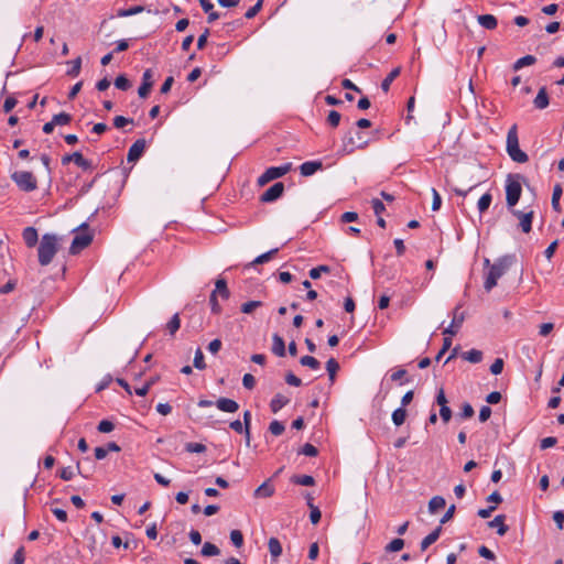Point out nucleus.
Segmentation results:
<instances>
[{
	"instance_id": "obj_1",
	"label": "nucleus",
	"mask_w": 564,
	"mask_h": 564,
	"mask_svg": "<svg viewBox=\"0 0 564 564\" xmlns=\"http://www.w3.org/2000/svg\"><path fill=\"white\" fill-rule=\"evenodd\" d=\"M513 258L510 256L502 257L492 264H490L488 259L485 260V264L489 265V270L484 282V288L487 292L491 291L497 285L498 280L509 270Z\"/></svg>"
},
{
	"instance_id": "obj_2",
	"label": "nucleus",
	"mask_w": 564,
	"mask_h": 564,
	"mask_svg": "<svg viewBox=\"0 0 564 564\" xmlns=\"http://www.w3.org/2000/svg\"><path fill=\"white\" fill-rule=\"evenodd\" d=\"M58 250V239L54 234H45L39 245V262L41 265H47L52 262Z\"/></svg>"
},
{
	"instance_id": "obj_3",
	"label": "nucleus",
	"mask_w": 564,
	"mask_h": 564,
	"mask_svg": "<svg viewBox=\"0 0 564 564\" xmlns=\"http://www.w3.org/2000/svg\"><path fill=\"white\" fill-rule=\"evenodd\" d=\"M506 150L511 160L517 163H525L529 160L528 154L523 152L519 147L518 130L516 124H513L507 133Z\"/></svg>"
},
{
	"instance_id": "obj_4",
	"label": "nucleus",
	"mask_w": 564,
	"mask_h": 564,
	"mask_svg": "<svg viewBox=\"0 0 564 564\" xmlns=\"http://www.w3.org/2000/svg\"><path fill=\"white\" fill-rule=\"evenodd\" d=\"M523 176L520 174H510L506 182V202L509 209H512L520 199L522 193L521 181Z\"/></svg>"
},
{
	"instance_id": "obj_5",
	"label": "nucleus",
	"mask_w": 564,
	"mask_h": 564,
	"mask_svg": "<svg viewBox=\"0 0 564 564\" xmlns=\"http://www.w3.org/2000/svg\"><path fill=\"white\" fill-rule=\"evenodd\" d=\"M11 180L23 192H33L37 188V181L33 173L29 171H15L11 174Z\"/></svg>"
},
{
	"instance_id": "obj_6",
	"label": "nucleus",
	"mask_w": 564,
	"mask_h": 564,
	"mask_svg": "<svg viewBox=\"0 0 564 564\" xmlns=\"http://www.w3.org/2000/svg\"><path fill=\"white\" fill-rule=\"evenodd\" d=\"M80 230L77 234L70 245L69 252L72 254L79 253L83 249L87 248L93 241V234L87 231L88 225L86 223L82 224L78 228Z\"/></svg>"
},
{
	"instance_id": "obj_7",
	"label": "nucleus",
	"mask_w": 564,
	"mask_h": 564,
	"mask_svg": "<svg viewBox=\"0 0 564 564\" xmlns=\"http://www.w3.org/2000/svg\"><path fill=\"white\" fill-rule=\"evenodd\" d=\"M292 167V164L291 163H286L284 165H281V166H272V167H269L265 170V172L258 178V184L260 186H263L265 185L267 183L275 180V178H279V177H282L283 175H285Z\"/></svg>"
},
{
	"instance_id": "obj_8",
	"label": "nucleus",
	"mask_w": 564,
	"mask_h": 564,
	"mask_svg": "<svg viewBox=\"0 0 564 564\" xmlns=\"http://www.w3.org/2000/svg\"><path fill=\"white\" fill-rule=\"evenodd\" d=\"M459 310H460V306L455 307V310L453 312L452 323L447 328L444 329V332H443L444 335L454 336L457 334L458 329L460 328V326L465 319L464 312H460Z\"/></svg>"
},
{
	"instance_id": "obj_9",
	"label": "nucleus",
	"mask_w": 564,
	"mask_h": 564,
	"mask_svg": "<svg viewBox=\"0 0 564 564\" xmlns=\"http://www.w3.org/2000/svg\"><path fill=\"white\" fill-rule=\"evenodd\" d=\"M147 148V142L144 139H138L130 148L127 154V161L129 163L137 162L143 154Z\"/></svg>"
},
{
	"instance_id": "obj_10",
	"label": "nucleus",
	"mask_w": 564,
	"mask_h": 564,
	"mask_svg": "<svg viewBox=\"0 0 564 564\" xmlns=\"http://www.w3.org/2000/svg\"><path fill=\"white\" fill-rule=\"evenodd\" d=\"M69 162H74L77 166L82 167L83 170H89L93 166L91 162L85 159L80 152L66 154L62 158L63 165H66Z\"/></svg>"
},
{
	"instance_id": "obj_11",
	"label": "nucleus",
	"mask_w": 564,
	"mask_h": 564,
	"mask_svg": "<svg viewBox=\"0 0 564 564\" xmlns=\"http://www.w3.org/2000/svg\"><path fill=\"white\" fill-rule=\"evenodd\" d=\"M284 192V185L281 182H278L273 184L271 187H269L262 195H261V202L263 203H271L276 200L279 197L282 196Z\"/></svg>"
},
{
	"instance_id": "obj_12",
	"label": "nucleus",
	"mask_w": 564,
	"mask_h": 564,
	"mask_svg": "<svg viewBox=\"0 0 564 564\" xmlns=\"http://www.w3.org/2000/svg\"><path fill=\"white\" fill-rule=\"evenodd\" d=\"M512 214L519 219V226L525 234L532 229L533 212L523 213L517 209H511Z\"/></svg>"
},
{
	"instance_id": "obj_13",
	"label": "nucleus",
	"mask_w": 564,
	"mask_h": 564,
	"mask_svg": "<svg viewBox=\"0 0 564 564\" xmlns=\"http://www.w3.org/2000/svg\"><path fill=\"white\" fill-rule=\"evenodd\" d=\"M153 73L151 69H145L142 75V84L138 89L140 98H147L153 86Z\"/></svg>"
},
{
	"instance_id": "obj_14",
	"label": "nucleus",
	"mask_w": 564,
	"mask_h": 564,
	"mask_svg": "<svg viewBox=\"0 0 564 564\" xmlns=\"http://www.w3.org/2000/svg\"><path fill=\"white\" fill-rule=\"evenodd\" d=\"M215 404L218 410L227 413H235L239 410V404L235 400L228 398H219Z\"/></svg>"
},
{
	"instance_id": "obj_15",
	"label": "nucleus",
	"mask_w": 564,
	"mask_h": 564,
	"mask_svg": "<svg viewBox=\"0 0 564 564\" xmlns=\"http://www.w3.org/2000/svg\"><path fill=\"white\" fill-rule=\"evenodd\" d=\"M505 520H506L505 514H498L491 521L488 522V527L496 528L497 533L500 536H503L509 530L508 525L505 524Z\"/></svg>"
},
{
	"instance_id": "obj_16",
	"label": "nucleus",
	"mask_w": 564,
	"mask_h": 564,
	"mask_svg": "<svg viewBox=\"0 0 564 564\" xmlns=\"http://www.w3.org/2000/svg\"><path fill=\"white\" fill-rule=\"evenodd\" d=\"M323 167L321 161H307L301 164L300 172L303 176H311Z\"/></svg>"
},
{
	"instance_id": "obj_17",
	"label": "nucleus",
	"mask_w": 564,
	"mask_h": 564,
	"mask_svg": "<svg viewBox=\"0 0 564 564\" xmlns=\"http://www.w3.org/2000/svg\"><path fill=\"white\" fill-rule=\"evenodd\" d=\"M23 240L29 248H33L39 240L37 230L34 227H26L22 232Z\"/></svg>"
},
{
	"instance_id": "obj_18",
	"label": "nucleus",
	"mask_w": 564,
	"mask_h": 564,
	"mask_svg": "<svg viewBox=\"0 0 564 564\" xmlns=\"http://www.w3.org/2000/svg\"><path fill=\"white\" fill-rule=\"evenodd\" d=\"M290 402V399L281 393H276L270 402V409L273 413L279 412Z\"/></svg>"
},
{
	"instance_id": "obj_19",
	"label": "nucleus",
	"mask_w": 564,
	"mask_h": 564,
	"mask_svg": "<svg viewBox=\"0 0 564 564\" xmlns=\"http://www.w3.org/2000/svg\"><path fill=\"white\" fill-rule=\"evenodd\" d=\"M533 104L538 109H545L549 106L550 100L545 87H541L539 89L538 95L533 100Z\"/></svg>"
},
{
	"instance_id": "obj_20",
	"label": "nucleus",
	"mask_w": 564,
	"mask_h": 564,
	"mask_svg": "<svg viewBox=\"0 0 564 564\" xmlns=\"http://www.w3.org/2000/svg\"><path fill=\"white\" fill-rule=\"evenodd\" d=\"M272 352L279 357L285 356V343L278 334L272 337Z\"/></svg>"
},
{
	"instance_id": "obj_21",
	"label": "nucleus",
	"mask_w": 564,
	"mask_h": 564,
	"mask_svg": "<svg viewBox=\"0 0 564 564\" xmlns=\"http://www.w3.org/2000/svg\"><path fill=\"white\" fill-rule=\"evenodd\" d=\"M213 292H216V296L219 295L224 300H228L230 296V291L227 288V282L223 278L216 280L215 290Z\"/></svg>"
},
{
	"instance_id": "obj_22",
	"label": "nucleus",
	"mask_w": 564,
	"mask_h": 564,
	"mask_svg": "<svg viewBox=\"0 0 564 564\" xmlns=\"http://www.w3.org/2000/svg\"><path fill=\"white\" fill-rule=\"evenodd\" d=\"M442 527H437L435 530H433L430 534H427L422 541H421V550L425 551L430 545H432L434 542H436L441 535Z\"/></svg>"
},
{
	"instance_id": "obj_23",
	"label": "nucleus",
	"mask_w": 564,
	"mask_h": 564,
	"mask_svg": "<svg viewBox=\"0 0 564 564\" xmlns=\"http://www.w3.org/2000/svg\"><path fill=\"white\" fill-rule=\"evenodd\" d=\"M478 23L487 29V30H494L497 28L498 21L495 15L492 14H481L477 17Z\"/></svg>"
},
{
	"instance_id": "obj_24",
	"label": "nucleus",
	"mask_w": 564,
	"mask_h": 564,
	"mask_svg": "<svg viewBox=\"0 0 564 564\" xmlns=\"http://www.w3.org/2000/svg\"><path fill=\"white\" fill-rule=\"evenodd\" d=\"M273 494L274 488L271 485H269L268 481H264L254 490V496L258 498H268L271 497Z\"/></svg>"
},
{
	"instance_id": "obj_25",
	"label": "nucleus",
	"mask_w": 564,
	"mask_h": 564,
	"mask_svg": "<svg viewBox=\"0 0 564 564\" xmlns=\"http://www.w3.org/2000/svg\"><path fill=\"white\" fill-rule=\"evenodd\" d=\"M445 505L446 501L442 496H434L429 502V511L430 513H436L438 510L443 509Z\"/></svg>"
},
{
	"instance_id": "obj_26",
	"label": "nucleus",
	"mask_w": 564,
	"mask_h": 564,
	"mask_svg": "<svg viewBox=\"0 0 564 564\" xmlns=\"http://www.w3.org/2000/svg\"><path fill=\"white\" fill-rule=\"evenodd\" d=\"M268 547H269V552L273 558H276L282 554V545L276 538L269 539Z\"/></svg>"
},
{
	"instance_id": "obj_27",
	"label": "nucleus",
	"mask_w": 564,
	"mask_h": 564,
	"mask_svg": "<svg viewBox=\"0 0 564 564\" xmlns=\"http://www.w3.org/2000/svg\"><path fill=\"white\" fill-rule=\"evenodd\" d=\"M536 62V58L533 55H525L514 62L512 65L513 70H519L525 66H531Z\"/></svg>"
},
{
	"instance_id": "obj_28",
	"label": "nucleus",
	"mask_w": 564,
	"mask_h": 564,
	"mask_svg": "<svg viewBox=\"0 0 564 564\" xmlns=\"http://www.w3.org/2000/svg\"><path fill=\"white\" fill-rule=\"evenodd\" d=\"M562 194H563L562 186L560 184H556L553 188V194H552V207L555 212L561 210L560 199L562 197Z\"/></svg>"
},
{
	"instance_id": "obj_29",
	"label": "nucleus",
	"mask_w": 564,
	"mask_h": 564,
	"mask_svg": "<svg viewBox=\"0 0 564 564\" xmlns=\"http://www.w3.org/2000/svg\"><path fill=\"white\" fill-rule=\"evenodd\" d=\"M463 358L471 364H478L482 360V352L478 349H470L463 354Z\"/></svg>"
},
{
	"instance_id": "obj_30",
	"label": "nucleus",
	"mask_w": 564,
	"mask_h": 564,
	"mask_svg": "<svg viewBox=\"0 0 564 564\" xmlns=\"http://www.w3.org/2000/svg\"><path fill=\"white\" fill-rule=\"evenodd\" d=\"M399 74H400V68L397 67V68L392 69L389 73V75L382 80L381 88L384 93H387L390 89V85L399 76Z\"/></svg>"
},
{
	"instance_id": "obj_31",
	"label": "nucleus",
	"mask_w": 564,
	"mask_h": 564,
	"mask_svg": "<svg viewBox=\"0 0 564 564\" xmlns=\"http://www.w3.org/2000/svg\"><path fill=\"white\" fill-rule=\"evenodd\" d=\"M242 424L245 425L246 445L250 446V425H251V412L250 411H245Z\"/></svg>"
},
{
	"instance_id": "obj_32",
	"label": "nucleus",
	"mask_w": 564,
	"mask_h": 564,
	"mask_svg": "<svg viewBox=\"0 0 564 564\" xmlns=\"http://www.w3.org/2000/svg\"><path fill=\"white\" fill-rule=\"evenodd\" d=\"M406 419V410L403 409V408H398L397 410L393 411L392 413V422L397 425V426H400L404 423Z\"/></svg>"
},
{
	"instance_id": "obj_33",
	"label": "nucleus",
	"mask_w": 564,
	"mask_h": 564,
	"mask_svg": "<svg viewBox=\"0 0 564 564\" xmlns=\"http://www.w3.org/2000/svg\"><path fill=\"white\" fill-rule=\"evenodd\" d=\"M492 196L490 193H486L479 198L477 207L480 214L485 213L489 208Z\"/></svg>"
},
{
	"instance_id": "obj_34",
	"label": "nucleus",
	"mask_w": 564,
	"mask_h": 564,
	"mask_svg": "<svg viewBox=\"0 0 564 564\" xmlns=\"http://www.w3.org/2000/svg\"><path fill=\"white\" fill-rule=\"evenodd\" d=\"M200 553L203 556H216L220 553V551L218 546H216L215 544L210 542H205Z\"/></svg>"
},
{
	"instance_id": "obj_35",
	"label": "nucleus",
	"mask_w": 564,
	"mask_h": 564,
	"mask_svg": "<svg viewBox=\"0 0 564 564\" xmlns=\"http://www.w3.org/2000/svg\"><path fill=\"white\" fill-rule=\"evenodd\" d=\"M144 11V8L142 6H135L129 9H120L117 12V15L120 18H126L134 14H139Z\"/></svg>"
},
{
	"instance_id": "obj_36",
	"label": "nucleus",
	"mask_w": 564,
	"mask_h": 564,
	"mask_svg": "<svg viewBox=\"0 0 564 564\" xmlns=\"http://www.w3.org/2000/svg\"><path fill=\"white\" fill-rule=\"evenodd\" d=\"M300 364L304 367H308L314 370H316L321 367L319 361L315 357H312V356H303L300 359Z\"/></svg>"
},
{
	"instance_id": "obj_37",
	"label": "nucleus",
	"mask_w": 564,
	"mask_h": 564,
	"mask_svg": "<svg viewBox=\"0 0 564 564\" xmlns=\"http://www.w3.org/2000/svg\"><path fill=\"white\" fill-rule=\"evenodd\" d=\"M292 481L301 486H313L315 484L314 478L310 475L293 476Z\"/></svg>"
},
{
	"instance_id": "obj_38",
	"label": "nucleus",
	"mask_w": 564,
	"mask_h": 564,
	"mask_svg": "<svg viewBox=\"0 0 564 564\" xmlns=\"http://www.w3.org/2000/svg\"><path fill=\"white\" fill-rule=\"evenodd\" d=\"M180 326H181V319H180V315L176 313L172 316L170 322L166 324V329L169 330V333L171 335H174L180 329Z\"/></svg>"
},
{
	"instance_id": "obj_39",
	"label": "nucleus",
	"mask_w": 564,
	"mask_h": 564,
	"mask_svg": "<svg viewBox=\"0 0 564 564\" xmlns=\"http://www.w3.org/2000/svg\"><path fill=\"white\" fill-rule=\"evenodd\" d=\"M279 251L278 248L271 249L270 251L258 256L251 264H262L272 259V257Z\"/></svg>"
},
{
	"instance_id": "obj_40",
	"label": "nucleus",
	"mask_w": 564,
	"mask_h": 564,
	"mask_svg": "<svg viewBox=\"0 0 564 564\" xmlns=\"http://www.w3.org/2000/svg\"><path fill=\"white\" fill-rule=\"evenodd\" d=\"M52 120L55 126H65L70 122L72 117H70V115H68L66 112H61V113L54 115Z\"/></svg>"
},
{
	"instance_id": "obj_41",
	"label": "nucleus",
	"mask_w": 564,
	"mask_h": 564,
	"mask_svg": "<svg viewBox=\"0 0 564 564\" xmlns=\"http://www.w3.org/2000/svg\"><path fill=\"white\" fill-rule=\"evenodd\" d=\"M330 272V268L328 265H318L316 268H313L310 270L308 274H310V278L313 279V280H316V279H319L322 273H329Z\"/></svg>"
},
{
	"instance_id": "obj_42",
	"label": "nucleus",
	"mask_w": 564,
	"mask_h": 564,
	"mask_svg": "<svg viewBox=\"0 0 564 564\" xmlns=\"http://www.w3.org/2000/svg\"><path fill=\"white\" fill-rule=\"evenodd\" d=\"M404 546V541L402 539H393L390 543L386 545L387 552H398L401 551Z\"/></svg>"
},
{
	"instance_id": "obj_43",
	"label": "nucleus",
	"mask_w": 564,
	"mask_h": 564,
	"mask_svg": "<svg viewBox=\"0 0 564 564\" xmlns=\"http://www.w3.org/2000/svg\"><path fill=\"white\" fill-rule=\"evenodd\" d=\"M339 369V365L338 362L334 359V358H330L327 360L326 362V370L329 375V379L333 381L335 379V375L337 372V370Z\"/></svg>"
},
{
	"instance_id": "obj_44",
	"label": "nucleus",
	"mask_w": 564,
	"mask_h": 564,
	"mask_svg": "<svg viewBox=\"0 0 564 564\" xmlns=\"http://www.w3.org/2000/svg\"><path fill=\"white\" fill-rule=\"evenodd\" d=\"M355 150V141L354 138L350 135H347L343 140V154H349Z\"/></svg>"
},
{
	"instance_id": "obj_45",
	"label": "nucleus",
	"mask_w": 564,
	"mask_h": 564,
	"mask_svg": "<svg viewBox=\"0 0 564 564\" xmlns=\"http://www.w3.org/2000/svg\"><path fill=\"white\" fill-rule=\"evenodd\" d=\"M262 302L260 301H249L241 305V312L245 314L252 313L256 308L260 307Z\"/></svg>"
},
{
	"instance_id": "obj_46",
	"label": "nucleus",
	"mask_w": 564,
	"mask_h": 564,
	"mask_svg": "<svg viewBox=\"0 0 564 564\" xmlns=\"http://www.w3.org/2000/svg\"><path fill=\"white\" fill-rule=\"evenodd\" d=\"M185 451L188 453H204L206 451V446L202 443H186Z\"/></svg>"
},
{
	"instance_id": "obj_47",
	"label": "nucleus",
	"mask_w": 564,
	"mask_h": 564,
	"mask_svg": "<svg viewBox=\"0 0 564 564\" xmlns=\"http://www.w3.org/2000/svg\"><path fill=\"white\" fill-rule=\"evenodd\" d=\"M115 86L118 89L127 90V89H129L131 87V83L129 82V79L124 75H119L115 79Z\"/></svg>"
},
{
	"instance_id": "obj_48",
	"label": "nucleus",
	"mask_w": 564,
	"mask_h": 564,
	"mask_svg": "<svg viewBox=\"0 0 564 564\" xmlns=\"http://www.w3.org/2000/svg\"><path fill=\"white\" fill-rule=\"evenodd\" d=\"M340 113L336 110H332L329 111L328 116H327V123L332 127V128H336L338 127L339 122H340Z\"/></svg>"
},
{
	"instance_id": "obj_49",
	"label": "nucleus",
	"mask_w": 564,
	"mask_h": 564,
	"mask_svg": "<svg viewBox=\"0 0 564 564\" xmlns=\"http://www.w3.org/2000/svg\"><path fill=\"white\" fill-rule=\"evenodd\" d=\"M194 367L199 370H204L206 368V364L204 361V355L199 348L195 351Z\"/></svg>"
},
{
	"instance_id": "obj_50",
	"label": "nucleus",
	"mask_w": 564,
	"mask_h": 564,
	"mask_svg": "<svg viewBox=\"0 0 564 564\" xmlns=\"http://www.w3.org/2000/svg\"><path fill=\"white\" fill-rule=\"evenodd\" d=\"M230 540L236 547H241L243 544V535L239 530H232L230 532Z\"/></svg>"
},
{
	"instance_id": "obj_51",
	"label": "nucleus",
	"mask_w": 564,
	"mask_h": 564,
	"mask_svg": "<svg viewBox=\"0 0 564 564\" xmlns=\"http://www.w3.org/2000/svg\"><path fill=\"white\" fill-rule=\"evenodd\" d=\"M269 431L275 435L279 436L284 432V425L280 421H272L269 425Z\"/></svg>"
},
{
	"instance_id": "obj_52",
	"label": "nucleus",
	"mask_w": 564,
	"mask_h": 564,
	"mask_svg": "<svg viewBox=\"0 0 564 564\" xmlns=\"http://www.w3.org/2000/svg\"><path fill=\"white\" fill-rule=\"evenodd\" d=\"M70 63H72V67L67 72V75L72 76V77H76L79 74L80 68H82V58L77 57L74 61H72Z\"/></svg>"
},
{
	"instance_id": "obj_53",
	"label": "nucleus",
	"mask_w": 564,
	"mask_h": 564,
	"mask_svg": "<svg viewBox=\"0 0 564 564\" xmlns=\"http://www.w3.org/2000/svg\"><path fill=\"white\" fill-rule=\"evenodd\" d=\"M113 429H115V424L111 421H108V420L100 421L98 426H97V430L100 433H110V432L113 431Z\"/></svg>"
},
{
	"instance_id": "obj_54",
	"label": "nucleus",
	"mask_w": 564,
	"mask_h": 564,
	"mask_svg": "<svg viewBox=\"0 0 564 564\" xmlns=\"http://www.w3.org/2000/svg\"><path fill=\"white\" fill-rule=\"evenodd\" d=\"M310 508H311L310 520L313 524H317L322 517L321 510L313 503H310Z\"/></svg>"
},
{
	"instance_id": "obj_55",
	"label": "nucleus",
	"mask_w": 564,
	"mask_h": 564,
	"mask_svg": "<svg viewBox=\"0 0 564 564\" xmlns=\"http://www.w3.org/2000/svg\"><path fill=\"white\" fill-rule=\"evenodd\" d=\"M300 453H301V454H303V455H305V456L314 457V456H316V455H317L318 451H317V448H316L314 445H312V444H310V443H306V444L302 447V449H301V452H300Z\"/></svg>"
},
{
	"instance_id": "obj_56",
	"label": "nucleus",
	"mask_w": 564,
	"mask_h": 564,
	"mask_svg": "<svg viewBox=\"0 0 564 564\" xmlns=\"http://www.w3.org/2000/svg\"><path fill=\"white\" fill-rule=\"evenodd\" d=\"M133 122V119H130V118H126L123 116H117L115 117L113 119V126L118 129H121L123 128L124 126L129 124V123H132Z\"/></svg>"
},
{
	"instance_id": "obj_57",
	"label": "nucleus",
	"mask_w": 564,
	"mask_h": 564,
	"mask_svg": "<svg viewBox=\"0 0 564 564\" xmlns=\"http://www.w3.org/2000/svg\"><path fill=\"white\" fill-rule=\"evenodd\" d=\"M503 370V360L501 358H497L492 365L490 366V372L492 375H500Z\"/></svg>"
},
{
	"instance_id": "obj_58",
	"label": "nucleus",
	"mask_w": 564,
	"mask_h": 564,
	"mask_svg": "<svg viewBox=\"0 0 564 564\" xmlns=\"http://www.w3.org/2000/svg\"><path fill=\"white\" fill-rule=\"evenodd\" d=\"M451 346H452V339L449 337H445L443 340V346H442L441 350L438 351V354L436 355L435 360L440 361L441 358L443 357V355L451 348Z\"/></svg>"
},
{
	"instance_id": "obj_59",
	"label": "nucleus",
	"mask_w": 564,
	"mask_h": 564,
	"mask_svg": "<svg viewBox=\"0 0 564 564\" xmlns=\"http://www.w3.org/2000/svg\"><path fill=\"white\" fill-rule=\"evenodd\" d=\"M474 409L469 403H464L462 406V412L458 414L462 419H469L474 415Z\"/></svg>"
},
{
	"instance_id": "obj_60",
	"label": "nucleus",
	"mask_w": 564,
	"mask_h": 564,
	"mask_svg": "<svg viewBox=\"0 0 564 564\" xmlns=\"http://www.w3.org/2000/svg\"><path fill=\"white\" fill-rule=\"evenodd\" d=\"M242 384L246 389H253L256 386V379L251 373H246L242 378Z\"/></svg>"
},
{
	"instance_id": "obj_61",
	"label": "nucleus",
	"mask_w": 564,
	"mask_h": 564,
	"mask_svg": "<svg viewBox=\"0 0 564 564\" xmlns=\"http://www.w3.org/2000/svg\"><path fill=\"white\" fill-rule=\"evenodd\" d=\"M478 553L481 557L484 558H487V560H495L496 558V555L494 554V552L491 550H489L487 546L485 545H481L479 549H478Z\"/></svg>"
},
{
	"instance_id": "obj_62",
	"label": "nucleus",
	"mask_w": 564,
	"mask_h": 564,
	"mask_svg": "<svg viewBox=\"0 0 564 564\" xmlns=\"http://www.w3.org/2000/svg\"><path fill=\"white\" fill-rule=\"evenodd\" d=\"M452 414L453 413H452V410L449 409V406H447V405L441 406L440 416L444 423L449 422V420L452 419Z\"/></svg>"
},
{
	"instance_id": "obj_63",
	"label": "nucleus",
	"mask_w": 564,
	"mask_h": 564,
	"mask_svg": "<svg viewBox=\"0 0 564 564\" xmlns=\"http://www.w3.org/2000/svg\"><path fill=\"white\" fill-rule=\"evenodd\" d=\"M285 381L288 384L293 386V387H300L302 384L301 379L297 378L293 372L286 373Z\"/></svg>"
},
{
	"instance_id": "obj_64",
	"label": "nucleus",
	"mask_w": 564,
	"mask_h": 564,
	"mask_svg": "<svg viewBox=\"0 0 564 564\" xmlns=\"http://www.w3.org/2000/svg\"><path fill=\"white\" fill-rule=\"evenodd\" d=\"M23 563H24V552H23V547H20L14 553L13 558L10 564H23Z\"/></svg>"
}]
</instances>
